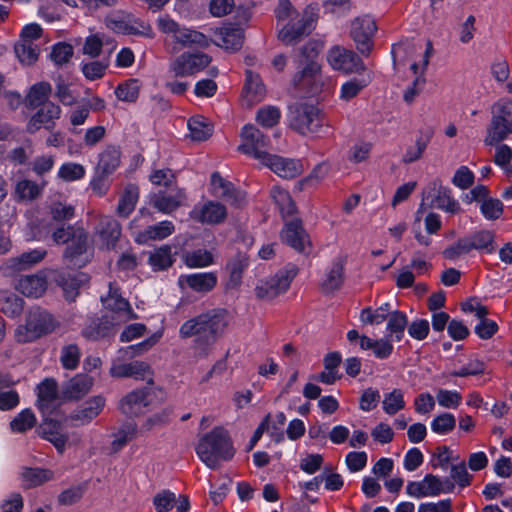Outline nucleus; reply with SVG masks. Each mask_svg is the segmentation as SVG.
Masks as SVG:
<instances>
[{
    "instance_id": "obj_56",
    "label": "nucleus",
    "mask_w": 512,
    "mask_h": 512,
    "mask_svg": "<svg viewBox=\"0 0 512 512\" xmlns=\"http://www.w3.org/2000/svg\"><path fill=\"white\" fill-rule=\"evenodd\" d=\"M23 310V300L18 296L11 294L0 297V311L9 317H15L21 314Z\"/></svg>"
},
{
    "instance_id": "obj_62",
    "label": "nucleus",
    "mask_w": 512,
    "mask_h": 512,
    "mask_svg": "<svg viewBox=\"0 0 512 512\" xmlns=\"http://www.w3.org/2000/svg\"><path fill=\"white\" fill-rule=\"evenodd\" d=\"M436 400L443 408L455 409L462 401V395L457 391L439 389L436 393Z\"/></svg>"
},
{
    "instance_id": "obj_31",
    "label": "nucleus",
    "mask_w": 512,
    "mask_h": 512,
    "mask_svg": "<svg viewBox=\"0 0 512 512\" xmlns=\"http://www.w3.org/2000/svg\"><path fill=\"white\" fill-rule=\"evenodd\" d=\"M22 486L25 489L40 486L54 479L53 471L45 468L24 467L20 474Z\"/></svg>"
},
{
    "instance_id": "obj_6",
    "label": "nucleus",
    "mask_w": 512,
    "mask_h": 512,
    "mask_svg": "<svg viewBox=\"0 0 512 512\" xmlns=\"http://www.w3.org/2000/svg\"><path fill=\"white\" fill-rule=\"evenodd\" d=\"M376 31V21L370 15H362L351 21L350 37L362 55L368 56L371 53Z\"/></svg>"
},
{
    "instance_id": "obj_46",
    "label": "nucleus",
    "mask_w": 512,
    "mask_h": 512,
    "mask_svg": "<svg viewBox=\"0 0 512 512\" xmlns=\"http://www.w3.org/2000/svg\"><path fill=\"white\" fill-rule=\"evenodd\" d=\"M270 194L283 216H291L295 214V203L287 191L279 187H273Z\"/></svg>"
},
{
    "instance_id": "obj_40",
    "label": "nucleus",
    "mask_w": 512,
    "mask_h": 512,
    "mask_svg": "<svg viewBox=\"0 0 512 512\" xmlns=\"http://www.w3.org/2000/svg\"><path fill=\"white\" fill-rule=\"evenodd\" d=\"M219 46L230 51H237L243 45L244 32L241 28H224L220 31Z\"/></svg>"
},
{
    "instance_id": "obj_41",
    "label": "nucleus",
    "mask_w": 512,
    "mask_h": 512,
    "mask_svg": "<svg viewBox=\"0 0 512 512\" xmlns=\"http://www.w3.org/2000/svg\"><path fill=\"white\" fill-rule=\"evenodd\" d=\"M140 89V81L130 78L118 84L115 89V95L120 101L134 103L139 97Z\"/></svg>"
},
{
    "instance_id": "obj_28",
    "label": "nucleus",
    "mask_w": 512,
    "mask_h": 512,
    "mask_svg": "<svg viewBox=\"0 0 512 512\" xmlns=\"http://www.w3.org/2000/svg\"><path fill=\"white\" fill-rule=\"evenodd\" d=\"M37 405L43 412L50 411L58 399V387L54 379L47 378L37 386Z\"/></svg>"
},
{
    "instance_id": "obj_4",
    "label": "nucleus",
    "mask_w": 512,
    "mask_h": 512,
    "mask_svg": "<svg viewBox=\"0 0 512 512\" xmlns=\"http://www.w3.org/2000/svg\"><path fill=\"white\" fill-rule=\"evenodd\" d=\"M298 274V268L293 264L286 265L282 270L265 281H261L255 288L256 297L260 300H271L285 293L293 279Z\"/></svg>"
},
{
    "instance_id": "obj_51",
    "label": "nucleus",
    "mask_w": 512,
    "mask_h": 512,
    "mask_svg": "<svg viewBox=\"0 0 512 512\" xmlns=\"http://www.w3.org/2000/svg\"><path fill=\"white\" fill-rule=\"evenodd\" d=\"M382 405L383 410L388 415L396 414L405 407L403 392L400 389H394L390 393H386Z\"/></svg>"
},
{
    "instance_id": "obj_10",
    "label": "nucleus",
    "mask_w": 512,
    "mask_h": 512,
    "mask_svg": "<svg viewBox=\"0 0 512 512\" xmlns=\"http://www.w3.org/2000/svg\"><path fill=\"white\" fill-rule=\"evenodd\" d=\"M455 485L450 480L441 481L433 474H427L421 481H410L406 486V492L409 496L422 498L428 496H438L441 493L452 492Z\"/></svg>"
},
{
    "instance_id": "obj_15",
    "label": "nucleus",
    "mask_w": 512,
    "mask_h": 512,
    "mask_svg": "<svg viewBox=\"0 0 512 512\" xmlns=\"http://www.w3.org/2000/svg\"><path fill=\"white\" fill-rule=\"evenodd\" d=\"M61 113L62 110L59 105L53 102H47L31 116L26 125V131L29 134H35L42 127L47 130L53 129L55 120L60 118Z\"/></svg>"
},
{
    "instance_id": "obj_35",
    "label": "nucleus",
    "mask_w": 512,
    "mask_h": 512,
    "mask_svg": "<svg viewBox=\"0 0 512 512\" xmlns=\"http://www.w3.org/2000/svg\"><path fill=\"white\" fill-rule=\"evenodd\" d=\"M510 134H512L511 125L499 122L491 118L484 138V144L487 146H494L505 140Z\"/></svg>"
},
{
    "instance_id": "obj_27",
    "label": "nucleus",
    "mask_w": 512,
    "mask_h": 512,
    "mask_svg": "<svg viewBox=\"0 0 512 512\" xmlns=\"http://www.w3.org/2000/svg\"><path fill=\"white\" fill-rule=\"evenodd\" d=\"M47 288L45 276L41 274L22 276L17 284L16 289L27 297L38 298L44 294Z\"/></svg>"
},
{
    "instance_id": "obj_43",
    "label": "nucleus",
    "mask_w": 512,
    "mask_h": 512,
    "mask_svg": "<svg viewBox=\"0 0 512 512\" xmlns=\"http://www.w3.org/2000/svg\"><path fill=\"white\" fill-rule=\"evenodd\" d=\"M190 136L195 141L207 140L213 132L212 125L202 116L192 117L188 121Z\"/></svg>"
},
{
    "instance_id": "obj_9",
    "label": "nucleus",
    "mask_w": 512,
    "mask_h": 512,
    "mask_svg": "<svg viewBox=\"0 0 512 512\" xmlns=\"http://www.w3.org/2000/svg\"><path fill=\"white\" fill-rule=\"evenodd\" d=\"M291 126L304 135L317 133L323 126L321 111L313 105L301 104L292 114Z\"/></svg>"
},
{
    "instance_id": "obj_13",
    "label": "nucleus",
    "mask_w": 512,
    "mask_h": 512,
    "mask_svg": "<svg viewBox=\"0 0 512 512\" xmlns=\"http://www.w3.org/2000/svg\"><path fill=\"white\" fill-rule=\"evenodd\" d=\"M211 62V57L205 53H183L171 64L170 69L175 76H190L202 71Z\"/></svg>"
},
{
    "instance_id": "obj_48",
    "label": "nucleus",
    "mask_w": 512,
    "mask_h": 512,
    "mask_svg": "<svg viewBox=\"0 0 512 512\" xmlns=\"http://www.w3.org/2000/svg\"><path fill=\"white\" fill-rule=\"evenodd\" d=\"M432 137V132H429L426 136H420L416 139L414 145L407 148L406 152L402 157V162L405 164L413 163L422 158L428 143Z\"/></svg>"
},
{
    "instance_id": "obj_36",
    "label": "nucleus",
    "mask_w": 512,
    "mask_h": 512,
    "mask_svg": "<svg viewBox=\"0 0 512 512\" xmlns=\"http://www.w3.org/2000/svg\"><path fill=\"white\" fill-rule=\"evenodd\" d=\"M52 92V87L48 82H38L32 85L26 95V105L30 108H37L43 106L48 101Z\"/></svg>"
},
{
    "instance_id": "obj_26",
    "label": "nucleus",
    "mask_w": 512,
    "mask_h": 512,
    "mask_svg": "<svg viewBox=\"0 0 512 512\" xmlns=\"http://www.w3.org/2000/svg\"><path fill=\"white\" fill-rule=\"evenodd\" d=\"M431 190L434 192V202L437 208L451 214L461 211L460 204L452 197L451 190L442 185L440 180L431 183Z\"/></svg>"
},
{
    "instance_id": "obj_8",
    "label": "nucleus",
    "mask_w": 512,
    "mask_h": 512,
    "mask_svg": "<svg viewBox=\"0 0 512 512\" xmlns=\"http://www.w3.org/2000/svg\"><path fill=\"white\" fill-rule=\"evenodd\" d=\"M327 61L334 70L345 74L360 73L366 70L363 61L354 51L338 45L329 49Z\"/></svg>"
},
{
    "instance_id": "obj_19",
    "label": "nucleus",
    "mask_w": 512,
    "mask_h": 512,
    "mask_svg": "<svg viewBox=\"0 0 512 512\" xmlns=\"http://www.w3.org/2000/svg\"><path fill=\"white\" fill-rule=\"evenodd\" d=\"M282 241L299 253H303L310 245L309 236L299 219H293L285 224L281 231Z\"/></svg>"
},
{
    "instance_id": "obj_11",
    "label": "nucleus",
    "mask_w": 512,
    "mask_h": 512,
    "mask_svg": "<svg viewBox=\"0 0 512 512\" xmlns=\"http://www.w3.org/2000/svg\"><path fill=\"white\" fill-rule=\"evenodd\" d=\"M153 398L154 393L151 387L138 388L123 396L118 408L128 417H137L146 412Z\"/></svg>"
},
{
    "instance_id": "obj_18",
    "label": "nucleus",
    "mask_w": 512,
    "mask_h": 512,
    "mask_svg": "<svg viewBox=\"0 0 512 512\" xmlns=\"http://www.w3.org/2000/svg\"><path fill=\"white\" fill-rule=\"evenodd\" d=\"M261 164L270 168L275 174L285 179H292L302 174L301 161L268 154Z\"/></svg>"
},
{
    "instance_id": "obj_60",
    "label": "nucleus",
    "mask_w": 512,
    "mask_h": 512,
    "mask_svg": "<svg viewBox=\"0 0 512 512\" xmlns=\"http://www.w3.org/2000/svg\"><path fill=\"white\" fill-rule=\"evenodd\" d=\"M300 16L299 12L292 6L289 0H279L275 9L277 27Z\"/></svg>"
},
{
    "instance_id": "obj_49",
    "label": "nucleus",
    "mask_w": 512,
    "mask_h": 512,
    "mask_svg": "<svg viewBox=\"0 0 512 512\" xmlns=\"http://www.w3.org/2000/svg\"><path fill=\"white\" fill-rule=\"evenodd\" d=\"M175 230L171 221H162L158 224L148 226L142 233L145 240H163L170 236Z\"/></svg>"
},
{
    "instance_id": "obj_54",
    "label": "nucleus",
    "mask_w": 512,
    "mask_h": 512,
    "mask_svg": "<svg viewBox=\"0 0 512 512\" xmlns=\"http://www.w3.org/2000/svg\"><path fill=\"white\" fill-rule=\"evenodd\" d=\"M280 117V110L275 106L268 105L257 111L256 122L262 127L271 128L278 124Z\"/></svg>"
},
{
    "instance_id": "obj_44",
    "label": "nucleus",
    "mask_w": 512,
    "mask_h": 512,
    "mask_svg": "<svg viewBox=\"0 0 512 512\" xmlns=\"http://www.w3.org/2000/svg\"><path fill=\"white\" fill-rule=\"evenodd\" d=\"M43 191V186L28 179L17 182L15 186V195L21 201H32L38 198Z\"/></svg>"
},
{
    "instance_id": "obj_21",
    "label": "nucleus",
    "mask_w": 512,
    "mask_h": 512,
    "mask_svg": "<svg viewBox=\"0 0 512 512\" xmlns=\"http://www.w3.org/2000/svg\"><path fill=\"white\" fill-rule=\"evenodd\" d=\"M227 211L224 205L209 201L201 206H195L190 217L202 224H218L225 220Z\"/></svg>"
},
{
    "instance_id": "obj_22",
    "label": "nucleus",
    "mask_w": 512,
    "mask_h": 512,
    "mask_svg": "<svg viewBox=\"0 0 512 512\" xmlns=\"http://www.w3.org/2000/svg\"><path fill=\"white\" fill-rule=\"evenodd\" d=\"M245 74L246 80L243 87L242 98L244 103L248 107H251L264 99L266 89L258 74L254 73L250 69H247Z\"/></svg>"
},
{
    "instance_id": "obj_1",
    "label": "nucleus",
    "mask_w": 512,
    "mask_h": 512,
    "mask_svg": "<svg viewBox=\"0 0 512 512\" xmlns=\"http://www.w3.org/2000/svg\"><path fill=\"white\" fill-rule=\"evenodd\" d=\"M198 457L211 469H216L220 461L234 456L231 439L223 427H215L199 440L196 446Z\"/></svg>"
},
{
    "instance_id": "obj_3",
    "label": "nucleus",
    "mask_w": 512,
    "mask_h": 512,
    "mask_svg": "<svg viewBox=\"0 0 512 512\" xmlns=\"http://www.w3.org/2000/svg\"><path fill=\"white\" fill-rule=\"evenodd\" d=\"M157 25L162 33L171 35L175 45L174 50L183 48H206L210 42L203 33L181 26L168 15L162 16L157 20Z\"/></svg>"
},
{
    "instance_id": "obj_23",
    "label": "nucleus",
    "mask_w": 512,
    "mask_h": 512,
    "mask_svg": "<svg viewBox=\"0 0 512 512\" xmlns=\"http://www.w3.org/2000/svg\"><path fill=\"white\" fill-rule=\"evenodd\" d=\"M311 20L298 16L295 20H290L278 26V38L286 45H291L298 41L308 30Z\"/></svg>"
},
{
    "instance_id": "obj_16",
    "label": "nucleus",
    "mask_w": 512,
    "mask_h": 512,
    "mask_svg": "<svg viewBox=\"0 0 512 512\" xmlns=\"http://www.w3.org/2000/svg\"><path fill=\"white\" fill-rule=\"evenodd\" d=\"M345 264L346 258L338 256L327 267L319 284L324 294H331L341 289L345 280Z\"/></svg>"
},
{
    "instance_id": "obj_24",
    "label": "nucleus",
    "mask_w": 512,
    "mask_h": 512,
    "mask_svg": "<svg viewBox=\"0 0 512 512\" xmlns=\"http://www.w3.org/2000/svg\"><path fill=\"white\" fill-rule=\"evenodd\" d=\"M105 407V398L94 396L87 400L80 408L73 411L70 419L78 425H86L96 418Z\"/></svg>"
},
{
    "instance_id": "obj_14",
    "label": "nucleus",
    "mask_w": 512,
    "mask_h": 512,
    "mask_svg": "<svg viewBox=\"0 0 512 512\" xmlns=\"http://www.w3.org/2000/svg\"><path fill=\"white\" fill-rule=\"evenodd\" d=\"M107 26L117 33L144 35L152 38L153 32L150 25L145 24L131 15L114 14L106 19Z\"/></svg>"
},
{
    "instance_id": "obj_32",
    "label": "nucleus",
    "mask_w": 512,
    "mask_h": 512,
    "mask_svg": "<svg viewBox=\"0 0 512 512\" xmlns=\"http://www.w3.org/2000/svg\"><path fill=\"white\" fill-rule=\"evenodd\" d=\"M121 152L115 146H107L99 155L96 173L104 176L112 174L120 164Z\"/></svg>"
},
{
    "instance_id": "obj_58",
    "label": "nucleus",
    "mask_w": 512,
    "mask_h": 512,
    "mask_svg": "<svg viewBox=\"0 0 512 512\" xmlns=\"http://www.w3.org/2000/svg\"><path fill=\"white\" fill-rule=\"evenodd\" d=\"M471 251L469 240L467 236H465L459 238L455 243L445 248L442 254L445 259L454 261Z\"/></svg>"
},
{
    "instance_id": "obj_25",
    "label": "nucleus",
    "mask_w": 512,
    "mask_h": 512,
    "mask_svg": "<svg viewBox=\"0 0 512 512\" xmlns=\"http://www.w3.org/2000/svg\"><path fill=\"white\" fill-rule=\"evenodd\" d=\"M179 284L181 286L186 285L191 290L198 293H207L216 286L217 276L213 272L182 275L179 278Z\"/></svg>"
},
{
    "instance_id": "obj_7",
    "label": "nucleus",
    "mask_w": 512,
    "mask_h": 512,
    "mask_svg": "<svg viewBox=\"0 0 512 512\" xmlns=\"http://www.w3.org/2000/svg\"><path fill=\"white\" fill-rule=\"evenodd\" d=\"M241 144L238 150L243 154L252 156L260 161V163L267 158L269 154L266 148L269 145V138L264 135L258 128L252 124H247L241 131Z\"/></svg>"
},
{
    "instance_id": "obj_12",
    "label": "nucleus",
    "mask_w": 512,
    "mask_h": 512,
    "mask_svg": "<svg viewBox=\"0 0 512 512\" xmlns=\"http://www.w3.org/2000/svg\"><path fill=\"white\" fill-rule=\"evenodd\" d=\"M101 300L104 307L113 313L112 319L117 323L137 318L131 305L122 297L119 288L114 283L109 284L108 294Z\"/></svg>"
},
{
    "instance_id": "obj_57",
    "label": "nucleus",
    "mask_w": 512,
    "mask_h": 512,
    "mask_svg": "<svg viewBox=\"0 0 512 512\" xmlns=\"http://www.w3.org/2000/svg\"><path fill=\"white\" fill-rule=\"evenodd\" d=\"M185 263L191 268H202L213 263V256L205 249H198L186 254Z\"/></svg>"
},
{
    "instance_id": "obj_59",
    "label": "nucleus",
    "mask_w": 512,
    "mask_h": 512,
    "mask_svg": "<svg viewBox=\"0 0 512 512\" xmlns=\"http://www.w3.org/2000/svg\"><path fill=\"white\" fill-rule=\"evenodd\" d=\"M368 81L365 79L353 78L345 82L340 89V99L350 101L355 98L366 86Z\"/></svg>"
},
{
    "instance_id": "obj_2",
    "label": "nucleus",
    "mask_w": 512,
    "mask_h": 512,
    "mask_svg": "<svg viewBox=\"0 0 512 512\" xmlns=\"http://www.w3.org/2000/svg\"><path fill=\"white\" fill-rule=\"evenodd\" d=\"M58 326L52 314L38 308L29 312L24 325L17 327L15 338L19 343L32 342L52 333Z\"/></svg>"
},
{
    "instance_id": "obj_17",
    "label": "nucleus",
    "mask_w": 512,
    "mask_h": 512,
    "mask_svg": "<svg viewBox=\"0 0 512 512\" xmlns=\"http://www.w3.org/2000/svg\"><path fill=\"white\" fill-rule=\"evenodd\" d=\"M152 374L150 365L143 361L115 362L110 368V375L114 378L131 377L136 380H146L149 385L153 384Z\"/></svg>"
},
{
    "instance_id": "obj_55",
    "label": "nucleus",
    "mask_w": 512,
    "mask_h": 512,
    "mask_svg": "<svg viewBox=\"0 0 512 512\" xmlns=\"http://www.w3.org/2000/svg\"><path fill=\"white\" fill-rule=\"evenodd\" d=\"M81 352L76 344H69L61 349L60 362L65 369L74 370L80 362Z\"/></svg>"
},
{
    "instance_id": "obj_53",
    "label": "nucleus",
    "mask_w": 512,
    "mask_h": 512,
    "mask_svg": "<svg viewBox=\"0 0 512 512\" xmlns=\"http://www.w3.org/2000/svg\"><path fill=\"white\" fill-rule=\"evenodd\" d=\"M36 424V416L30 409H25L17 414L10 423L11 430L17 433H23Z\"/></svg>"
},
{
    "instance_id": "obj_38",
    "label": "nucleus",
    "mask_w": 512,
    "mask_h": 512,
    "mask_svg": "<svg viewBox=\"0 0 512 512\" xmlns=\"http://www.w3.org/2000/svg\"><path fill=\"white\" fill-rule=\"evenodd\" d=\"M46 254L47 252L44 249H34L23 252L18 257L10 259L8 266L14 270H23L42 261Z\"/></svg>"
},
{
    "instance_id": "obj_20",
    "label": "nucleus",
    "mask_w": 512,
    "mask_h": 512,
    "mask_svg": "<svg viewBox=\"0 0 512 512\" xmlns=\"http://www.w3.org/2000/svg\"><path fill=\"white\" fill-rule=\"evenodd\" d=\"M321 67L315 61H309L303 70L293 77V84L299 89H307L310 93H317L322 86Z\"/></svg>"
},
{
    "instance_id": "obj_39",
    "label": "nucleus",
    "mask_w": 512,
    "mask_h": 512,
    "mask_svg": "<svg viewBox=\"0 0 512 512\" xmlns=\"http://www.w3.org/2000/svg\"><path fill=\"white\" fill-rule=\"evenodd\" d=\"M387 319V331L389 332V336L398 342L401 341L408 325L406 314L402 311L395 310L389 313Z\"/></svg>"
},
{
    "instance_id": "obj_29",
    "label": "nucleus",
    "mask_w": 512,
    "mask_h": 512,
    "mask_svg": "<svg viewBox=\"0 0 512 512\" xmlns=\"http://www.w3.org/2000/svg\"><path fill=\"white\" fill-rule=\"evenodd\" d=\"M97 233L99 234L103 244L107 248H112L121 236V226L112 217L102 216L99 219Z\"/></svg>"
},
{
    "instance_id": "obj_45",
    "label": "nucleus",
    "mask_w": 512,
    "mask_h": 512,
    "mask_svg": "<svg viewBox=\"0 0 512 512\" xmlns=\"http://www.w3.org/2000/svg\"><path fill=\"white\" fill-rule=\"evenodd\" d=\"M14 50L19 61L26 65L35 63L39 56L38 46L27 39L17 43Z\"/></svg>"
},
{
    "instance_id": "obj_61",
    "label": "nucleus",
    "mask_w": 512,
    "mask_h": 512,
    "mask_svg": "<svg viewBox=\"0 0 512 512\" xmlns=\"http://www.w3.org/2000/svg\"><path fill=\"white\" fill-rule=\"evenodd\" d=\"M456 425L455 417L450 413H442L436 416L431 422L433 432L441 435L450 433Z\"/></svg>"
},
{
    "instance_id": "obj_5",
    "label": "nucleus",
    "mask_w": 512,
    "mask_h": 512,
    "mask_svg": "<svg viewBox=\"0 0 512 512\" xmlns=\"http://www.w3.org/2000/svg\"><path fill=\"white\" fill-rule=\"evenodd\" d=\"M200 340H195L199 347L209 346L217 341L228 326V315L224 309H213L202 314Z\"/></svg>"
},
{
    "instance_id": "obj_47",
    "label": "nucleus",
    "mask_w": 512,
    "mask_h": 512,
    "mask_svg": "<svg viewBox=\"0 0 512 512\" xmlns=\"http://www.w3.org/2000/svg\"><path fill=\"white\" fill-rule=\"evenodd\" d=\"M491 118L512 124V99L508 97L500 98L491 106Z\"/></svg>"
},
{
    "instance_id": "obj_30",
    "label": "nucleus",
    "mask_w": 512,
    "mask_h": 512,
    "mask_svg": "<svg viewBox=\"0 0 512 512\" xmlns=\"http://www.w3.org/2000/svg\"><path fill=\"white\" fill-rule=\"evenodd\" d=\"M467 238L469 240L471 250H477L487 254H492L496 250V234L494 231L486 229L478 230L467 235Z\"/></svg>"
},
{
    "instance_id": "obj_33",
    "label": "nucleus",
    "mask_w": 512,
    "mask_h": 512,
    "mask_svg": "<svg viewBox=\"0 0 512 512\" xmlns=\"http://www.w3.org/2000/svg\"><path fill=\"white\" fill-rule=\"evenodd\" d=\"M93 384L94 380L91 376L77 374L68 381L64 393L70 399H80L91 390Z\"/></svg>"
},
{
    "instance_id": "obj_52",
    "label": "nucleus",
    "mask_w": 512,
    "mask_h": 512,
    "mask_svg": "<svg viewBox=\"0 0 512 512\" xmlns=\"http://www.w3.org/2000/svg\"><path fill=\"white\" fill-rule=\"evenodd\" d=\"M390 304L385 303L372 310L370 307L364 308L360 313V320L364 324H380L385 321L389 315Z\"/></svg>"
},
{
    "instance_id": "obj_50",
    "label": "nucleus",
    "mask_w": 512,
    "mask_h": 512,
    "mask_svg": "<svg viewBox=\"0 0 512 512\" xmlns=\"http://www.w3.org/2000/svg\"><path fill=\"white\" fill-rule=\"evenodd\" d=\"M173 263L171 256V248L169 246H162L152 252L149 256V264L154 270H164L170 267Z\"/></svg>"
},
{
    "instance_id": "obj_42",
    "label": "nucleus",
    "mask_w": 512,
    "mask_h": 512,
    "mask_svg": "<svg viewBox=\"0 0 512 512\" xmlns=\"http://www.w3.org/2000/svg\"><path fill=\"white\" fill-rule=\"evenodd\" d=\"M185 196L182 192L175 195L158 194L153 198V206L160 212L169 214L182 205Z\"/></svg>"
},
{
    "instance_id": "obj_63",
    "label": "nucleus",
    "mask_w": 512,
    "mask_h": 512,
    "mask_svg": "<svg viewBox=\"0 0 512 512\" xmlns=\"http://www.w3.org/2000/svg\"><path fill=\"white\" fill-rule=\"evenodd\" d=\"M211 185L213 193L218 196L229 200L233 196L232 184L227 182L221 177L218 172H214L211 176Z\"/></svg>"
},
{
    "instance_id": "obj_64",
    "label": "nucleus",
    "mask_w": 512,
    "mask_h": 512,
    "mask_svg": "<svg viewBox=\"0 0 512 512\" xmlns=\"http://www.w3.org/2000/svg\"><path fill=\"white\" fill-rule=\"evenodd\" d=\"M176 495L170 490H162L153 497L156 512H168L175 504Z\"/></svg>"
},
{
    "instance_id": "obj_34",
    "label": "nucleus",
    "mask_w": 512,
    "mask_h": 512,
    "mask_svg": "<svg viewBox=\"0 0 512 512\" xmlns=\"http://www.w3.org/2000/svg\"><path fill=\"white\" fill-rule=\"evenodd\" d=\"M68 243L64 252V258L69 264L76 266L75 259L87 250L88 235L83 228L76 230L75 235Z\"/></svg>"
},
{
    "instance_id": "obj_37",
    "label": "nucleus",
    "mask_w": 512,
    "mask_h": 512,
    "mask_svg": "<svg viewBox=\"0 0 512 512\" xmlns=\"http://www.w3.org/2000/svg\"><path fill=\"white\" fill-rule=\"evenodd\" d=\"M139 198V188L134 184H128L119 199L117 214L127 218L135 209Z\"/></svg>"
}]
</instances>
